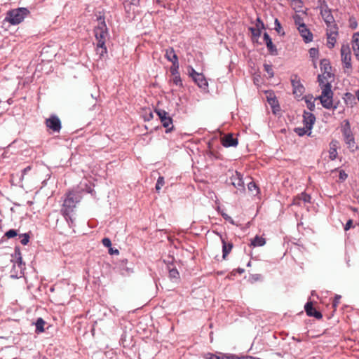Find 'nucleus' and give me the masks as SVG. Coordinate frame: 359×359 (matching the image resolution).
Wrapping results in <instances>:
<instances>
[{
    "instance_id": "nucleus-1",
    "label": "nucleus",
    "mask_w": 359,
    "mask_h": 359,
    "mask_svg": "<svg viewBox=\"0 0 359 359\" xmlns=\"http://www.w3.org/2000/svg\"><path fill=\"white\" fill-rule=\"evenodd\" d=\"M330 77L327 76V74H318V82L319 86L322 89L321 95L318 97L320 100L322 106L327 109H330L331 108L337 109V107H333V92L332 90V85L330 82L325 83V80H328Z\"/></svg>"
},
{
    "instance_id": "nucleus-2",
    "label": "nucleus",
    "mask_w": 359,
    "mask_h": 359,
    "mask_svg": "<svg viewBox=\"0 0 359 359\" xmlns=\"http://www.w3.org/2000/svg\"><path fill=\"white\" fill-rule=\"evenodd\" d=\"M11 262H14L13 269L11 270V276L12 278H19L23 274L22 270L25 269V263L22 262L20 248L19 246H15L14 253L12 254Z\"/></svg>"
},
{
    "instance_id": "nucleus-3",
    "label": "nucleus",
    "mask_w": 359,
    "mask_h": 359,
    "mask_svg": "<svg viewBox=\"0 0 359 359\" xmlns=\"http://www.w3.org/2000/svg\"><path fill=\"white\" fill-rule=\"evenodd\" d=\"M29 13V11L24 7L12 9L7 12L5 21L13 25H16L22 22Z\"/></svg>"
},
{
    "instance_id": "nucleus-4",
    "label": "nucleus",
    "mask_w": 359,
    "mask_h": 359,
    "mask_svg": "<svg viewBox=\"0 0 359 359\" xmlns=\"http://www.w3.org/2000/svg\"><path fill=\"white\" fill-rule=\"evenodd\" d=\"M79 202V199L77 195L74 192H69L64 201L63 207L61 210L62 215L68 216V215L72 214L76 208V203Z\"/></svg>"
},
{
    "instance_id": "nucleus-5",
    "label": "nucleus",
    "mask_w": 359,
    "mask_h": 359,
    "mask_svg": "<svg viewBox=\"0 0 359 359\" xmlns=\"http://www.w3.org/2000/svg\"><path fill=\"white\" fill-rule=\"evenodd\" d=\"M100 22L95 28L94 33L96 39V44L103 45L106 43V39L109 36L107 27L104 19L100 18Z\"/></svg>"
},
{
    "instance_id": "nucleus-6",
    "label": "nucleus",
    "mask_w": 359,
    "mask_h": 359,
    "mask_svg": "<svg viewBox=\"0 0 359 359\" xmlns=\"http://www.w3.org/2000/svg\"><path fill=\"white\" fill-rule=\"evenodd\" d=\"M341 132L344 136V142L346 144L347 147L351 151H355L358 149V146L355 144V139L351 132L348 121H346V123L343 128L341 129Z\"/></svg>"
},
{
    "instance_id": "nucleus-7",
    "label": "nucleus",
    "mask_w": 359,
    "mask_h": 359,
    "mask_svg": "<svg viewBox=\"0 0 359 359\" xmlns=\"http://www.w3.org/2000/svg\"><path fill=\"white\" fill-rule=\"evenodd\" d=\"M155 112L158 115L163 126L166 128L165 132L168 133L172 131L174 128L172 125V119L168 115V112L163 109H156Z\"/></svg>"
},
{
    "instance_id": "nucleus-8",
    "label": "nucleus",
    "mask_w": 359,
    "mask_h": 359,
    "mask_svg": "<svg viewBox=\"0 0 359 359\" xmlns=\"http://www.w3.org/2000/svg\"><path fill=\"white\" fill-rule=\"evenodd\" d=\"M46 126L53 133H59L62 128L61 121L57 116L51 114L45 121Z\"/></svg>"
},
{
    "instance_id": "nucleus-9",
    "label": "nucleus",
    "mask_w": 359,
    "mask_h": 359,
    "mask_svg": "<svg viewBox=\"0 0 359 359\" xmlns=\"http://www.w3.org/2000/svg\"><path fill=\"white\" fill-rule=\"evenodd\" d=\"M341 61L347 69H351V53L348 46L343 45L341 48Z\"/></svg>"
},
{
    "instance_id": "nucleus-10",
    "label": "nucleus",
    "mask_w": 359,
    "mask_h": 359,
    "mask_svg": "<svg viewBox=\"0 0 359 359\" xmlns=\"http://www.w3.org/2000/svg\"><path fill=\"white\" fill-rule=\"evenodd\" d=\"M316 122V116L313 114L311 112H308L304 111L303 114V123L307 129H309V133H308V136H311V130L313 126Z\"/></svg>"
},
{
    "instance_id": "nucleus-11",
    "label": "nucleus",
    "mask_w": 359,
    "mask_h": 359,
    "mask_svg": "<svg viewBox=\"0 0 359 359\" xmlns=\"http://www.w3.org/2000/svg\"><path fill=\"white\" fill-rule=\"evenodd\" d=\"M320 14L326 24L334 22V17L331 13V10L328 8L327 4L324 2V4L320 7Z\"/></svg>"
},
{
    "instance_id": "nucleus-12",
    "label": "nucleus",
    "mask_w": 359,
    "mask_h": 359,
    "mask_svg": "<svg viewBox=\"0 0 359 359\" xmlns=\"http://www.w3.org/2000/svg\"><path fill=\"white\" fill-rule=\"evenodd\" d=\"M304 310L307 316H312L316 319H321L323 318L322 313L317 311L313 305L312 302H308L304 306Z\"/></svg>"
},
{
    "instance_id": "nucleus-13",
    "label": "nucleus",
    "mask_w": 359,
    "mask_h": 359,
    "mask_svg": "<svg viewBox=\"0 0 359 359\" xmlns=\"http://www.w3.org/2000/svg\"><path fill=\"white\" fill-rule=\"evenodd\" d=\"M231 184L238 189L244 190V182L243 180L242 175L236 172L234 175L230 178Z\"/></svg>"
},
{
    "instance_id": "nucleus-14",
    "label": "nucleus",
    "mask_w": 359,
    "mask_h": 359,
    "mask_svg": "<svg viewBox=\"0 0 359 359\" xmlns=\"http://www.w3.org/2000/svg\"><path fill=\"white\" fill-rule=\"evenodd\" d=\"M292 86L293 87V93L297 97H300L304 92V87L301 83L299 79H297V76H295V78L291 80Z\"/></svg>"
},
{
    "instance_id": "nucleus-15",
    "label": "nucleus",
    "mask_w": 359,
    "mask_h": 359,
    "mask_svg": "<svg viewBox=\"0 0 359 359\" xmlns=\"http://www.w3.org/2000/svg\"><path fill=\"white\" fill-rule=\"evenodd\" d=\"M301 36L304 39L305 43H309L313 40V34L307 28L306 25H301L300 27H297Z\"/></svg>"
},
{
    "instance_id": "nucleus-16",
    "label": "nucleus",
    "mask_w": 359,
    "mask_h": 359,
    "mask_svg": "<svg viewBox=\"0 0 359 359\" xmlns=\"http://www.w3.org/2000/svg\"><path fill=\"white\" fill-rule=\"evenodd\" d=\"M238 143V139L233 134H227L222 138V144L225 147H236Z\"/></svg>"
},
{
    "instance_id": "nucleus-17",
    "label": "nucleus",
    "mask_w": 359,
    "mask_h": 359,
    "mask_svg": "<svg viewBox=\"0 0 359 359\" xmlns=\"http://www.w3.org/2000/svg\"><path fill=\"white\" fill-rule=\"evenodd\" d=\"M264 40L266 43V47L268 48V50L269 51L270 54L272 55H278V50L276 47V46L273 43L272 39L270 37V36L268 34L267 32H264Z\"/></svg>"
},
{
    "instance_id": "nucleus-18",
    "label": "nucleus",
    "mask_w": 359,
    "mask_h": 359,
    "mask_svg": "<svg viewBox=\"0 0 359 359\" xmlns=\"http://www.w3.org/2000/svg\"><path fill=\"white\" fill-rule=\"evenodd\" d=\"M320 67L321 72H324V74H327V76L334 77V74L330 72L332 67L329 60L322 59L320 62Z\"/></svg>"
},
{
    "instance_id": "nucleus-19",
    "label": "nucleus",
    "mask_w": 359,
    "mask_h": 359,
    "mask_svg": "<svg viewBox=\"0 0 359 359\" xmlns=\"http://www.w3.org/2000/svg\"><path fill=\"white\" fill-rule=\"evenodd\" d=\"M352 48L355 57L359 60V32H355L353 34Z\"/></svg>"
},
{
    "instance_id": "nucleus-20",
    "label": "nucleus",
    "mask_w": 359,
    "mask_h": 359,
    "mask_svg": "<svg viewBox=\"0 0 359 359\" xmlns=\"http://www.w3.org/2000/svg\"><path fill=\"white\" fill-rule=\"evenodd\" d=\"M199 88L205 89L208 86V81L203 74H198L193 79Z\"/></svg>"
},
{
    "instance_id": "nucleus-21",
    "label": "nucleus",
    "mask_w": 359,
    "mask_h": 359,
    "mask_svg": "<svg viewBox=\"0 0 359 359\" xmlns=\"http://www.w3.org/2000/svg\"><path fill=\"white\" fill-rule=\"evenodd\" d=\"M165 57L172 63L177 62L178 57L172 48L165 50Z\"/></svg>"
},
{
    "instance_id": "nucleus-22",
    "label": "nucleus",
    "mask_w": 359,
    "mask_h": 359,
    "mask_svg": "<svg viewBox=\"0 0 359 359\" xmlns=\"http://www.w3.org/2000/svg\"><path fill=\"white\" fill-rule=\"evenodd\" d=\"M222 258L223 259H226L227 255L230 253L233 248L232 243H226L224 238H222Z\"/></svg>"
},
{
    "instance_id": "nucleus-23",
    "label": "nucleus",
    "mask_w": 359,
    "mask_h": 359,
    "mask_svg": "<svg viewBox=\"0 0 359 359\" xmlns=\"http://www.w3.org/2000/svg\"><path fill=\"white\" fill-rule=\"evenodd\" d=\"M310 201H311L310 195H309L306 193H302L301 194L298 195L294 198V203L300 205L302 201H303L305 203H310Z\"/></svg>"
},
{
    "instance_id": "nucleus-24",
    "label": "nucleus",
    "mask_w": 359,
    "mask_h": 359,
    "mask_svg": "<svg viewBox=\"0 0 359 359\" xmlns=\"http://www.w3.org/2000/svg\"><path fill=\"white\" fill-rule=\"evenodd\" d=\"M327 26L326 34H331L337 36L338 35V27L334 22L330 24H326Z\"/></svg>"
},
{
    "instance_id": "nucleus-25",
    "label": "nucleus",
    "mask_w": 359,
    "mask_h": 359,
    "mask_svg": "<svg viewBox=\"0 0 359 359\" xmlns=\"http://www.w3.org/2000/svg\"><path fill=\"white\" fill-rule=\"evenodd\" d=\"M266 243V241L264 238L260 237L259 236H256L252 241L251 245L254 247H259L263 246Z\"/></svg>"
},
{
    "instance_id": "nucleus-26",
    "label": "nucleus",
    "mask_w": 359,
    "mask_h": 359,
    "mask_svg": "<svg viewBox=\"0 0 359 359\" xmlns=\"http://www.w3.org/2000/svg\"><path fill=\"white\" fill-rule=\"evenodd\" d=\"M45 324H46L45 320L41 318H39L35 323L36 332H37V333L43 332L44 331L43 327H44Z\"/></svg>"
},
{
    "instance_id": "nucleus-27",
    "label": "nucleus",
    "mask_w": 359,
    "mask_h": 359,
    "mask_svg": "<svg viewBox=\"0 0 359 359\" xmlns=\"http://www.w3.org/2000/svg\"><path fill=\"white\" fill-rule=\"evenodd\" d=\"M96 53L100 55V57H103L105 55H107V50L105 43L101 45L100 46V44H96Z\"/></svg>"
},
{
    "instance_id": "nucleus-28",
    "label": "nucleus",
    "mask_w": 359,
    "mask_h": 359,
    "mask_svg": "<svg viewBox=\"0 0 359 359\" xmlns=\"http://www.w3.org/2000/svg\"><path fill=\"white\" fill-rule=\"evenodd\" d=\"M304 100L306 103L307 108L311 111H314L315 110V103H314V101L313 100V96L312 95L306 96L304 97Z\"/></svg>"
},
{
    "instance_id": "nucleus-29",
    "label": "nucleus",
    "mask_w": 359,
    "mask_h": 359,
    "mask_svg": "<svg viewBox=\"0 0 359 359\" xmlns=\"http://www.w3.org/2000/svg\"><path fill=\"white\" fill-rule=\"evenodd\" d=\"M326 35H327V46L330 49H332L335 45V43L337 41V39H336L337 36L331 35V34H326Z\"/></svg>"
},
{
    "instance_id": "nucleus-30",
    "label": "nucleus",
    "mask_w": 359,
    "mask_h": 359,
    "mask_svg": "<svg viewBox=\"0 0 359 359\" xmlns=\"http://www.w3.org/2000/svg\"><path fill=\"white\" fill-rule=\"evenodd\" d=\"M294 132L297 135H298L299 136L302 137L304 135H308V133H309V129L306 128V127L304 126L303 128H301V127L295 128L294 129Z\"/></svg>"
},
{
    "instance_id": "nucleus-31",
    "label": "nucleus",
    "mask_w": 359,
    "mask_h": 359,
    "mask_svg": "<svg viewBox=\"0 0 359 359\" xmlns=\"http://www.w3.org/2000/svg\"><path fill=\"white\" fill-rule=\"evenodd\" d=\"M292 6L294 7V9L297 12L302 11V8L303 7V1L302 0H291Z\"/></svg>"
},
{
    "instance_id": "nucleus-32",
    "label": "nucleus",
    "mask_w": 359,
    "mask_h": 359,
    "mask_svg": "<svg viewBox=\"0 0 359 359\" xmlns=\"http://www.w3.org/2000/svg\"><path fill=\"white\" fill-rule=\"evenodd\" d=\"M17 236H19L18 230L13 229H9L4 233V237H6L8 239L15 238Z\"/></svg>"
},
{
    "instance_id": "nucleus-33",
    "label": "nucleus",
    "mask_w": 359,
    "mask_h": 359,
    "mask_svg": "<svg viewBox=\"0 0 359 359\" xmlns=\"http://www.w3.org/2000/svg\"><path fill=\"white\" fill-rule=\"evenodd\" d=\"M19 238H20V243L23 245H26L29 241L30 236L29 233H25L22 234H19Z\"/></svg>"
},
{
    "instance_id": "nucleus-34",
    "label": "nucleus",
    "mask_w": 359,
    "mask_h": 359,
    "mask_svg": "<svg viewBox=\"0 0 359 359\" xmlns=\"http://www.w3.org/2000/svg\"><path fill=\"white\" fill-rule=\"evenodd\" d=\"M179 62L172 63V66L170 68V73L172 76L179 75Z\"/></svg>"
},
{
    "instance_id": "nucleus-35",
    "label": "nucleus",
    "mask_w": 359,
    "mask_h": 359,
    "mask_svg": "<svg viewBox=\"0 0 359 359\" xmlns=\"http://www.w3.org/2000/svg\"><path fill=\"white\" fill-rule=\"evenodd\" d=\"M168 271L169 276L171 278H178L180 277V273L175 267H169Z\"/></svg>"
},
{
    "instance_id": "nucleus-36",
    "label": "nucleus",
    "mask_w": 359,
    "mask_h": 359,
    "mask_svg": "<svg viewBox=\"0 0 359 359\" xmlns=\"http://www.w3.org/2000/svg\"><path fill=\"white\" fill-rule=\"evenodd\" d=\"M264 70L268 74V76L269 78H272L274 76L273 70L272 68V65L269 64H264Z\"/></svg>"
},
{
    "instance_id": "nucleus-37",
    "label": "nucleus",
    "mask_w": 359,
    "mask_h": 359,
    "mask_svg": "<svg viewBox=\"0 0 359 359\" xmlns=\"http://www.w3.org/2000/svg\"><path fill=\"white\" fill-rule=\"evenodd\" d=\"M275 24V30L280 35H285V32L282 29L281 25L279 20L276 18L274 21Z\"/></svg>"
},
{
    "instance_id": "nucleus-38",
    "label": "nucleus",
    "mask_w": 359,
    "mask_h": 359,
    "mask_svg": "<svg viewBox=\"0 0 359 359\" xmlns=\"http://www.w3.org/2000/svg\"><path fill=\"white\" fill-rule=\"evenodd\" d=\"M164 183H165L164 178L163 177H159L157 180V182H156V184L155 186V189L157 192H159L161 187L163 186Z\"/></svg>"
},
{
    "instance_id": "nucleus-39",
    "label": "nucleus",
    "mask_w": 359,
    "mask_h": 359,
    "mask_svg": "<svg viewBox=\"0 0 359 359\" xmlns=\"http://www.w3.org/2000/svg\"><path fill=\"white\" fill-rule=\"evenodd\" d=\"M249 30L251 32L252 36L258 38L261 36L262 32L259 29H256V27H250Z\"/></svg>"
},
{
    "instance_id": "nucleus-40",
    "label": "nucleus",
    "mask_w": 359,
    "mask_h": 359,
    "mask_svg": "<svg viewBox=\"0 0 359 359\" xmlns=\"http://www.w3.org/2000/svg\"><path fill=\"white\" fill-rule=\"evenodd\" d=\"M65 218L67 222L68 223L69 226L70 227H72L74 226V218L72 217V215L71 214L67 215H63Z\"/></svg>"
},
{
    "instance_id": "nucleus-41",
    "label": "nucleus",
    "mask_w": 359,
    "mask_h": 359,
    "mask_svg": "<svg viewBox=\"0 0 359 359\" xmlns=\"http://www.w3.org/2000/svg\"><path fill=\"white\" fill-rule=\"evenodd\" d=\"M294 20L295 25H297L298 27H300L301 25H305L303 22L302 18L299 15H296L295 16H294Z\"/></svg>"
},
{
    "instance_id": "nucleus-42",
    "label": "nucleus",
    "mask_w": 359,
    "mask_h": 359,
    "mask_svg": "<svg viewBox=\"0 0 359 359\" xmlns=\"http://www.w3.org/2000/svg\"><path fill=\"white\" fill-rule=\"evenodd\" d=\"M203 357L205 359H220V355L212 353H206L204 354Z\"/></svg>"
},
{
    "instance_id": "nucleus-43",
    "label": "nucleus",
    "mask_w": 359,
    "mask_h": 359,
    "mask_svg": "<svg viewBox=\"0 0 359 359\" xmlns=\"http://www.w3.org/2000/svg\"><path fill=\"white\" fill-rule=\"evenodd\" d=\"M248 188L249 191H253L254 190L257 191V193L259 192V188L257 187V184L254 182H250L248 184Z\"/></svg>"
},
{
    "instance_id": "nucleus-44",
    "label": "nucleus",
    "mask_w": 359,
    "mask_h": 359,
    "mask_svg": "<svg viewBox=\"0 0 359 359\" xmlns=\"http://www.w3.org/2000/svg\"><path fill=\"white\" fill-rule=\"evenodd\" d=\"M318 49L316 48H311L309 49V55L312 58H316L318 55Z\"/></svg>"
},
{
    "instance_id": "nucleus-45",
    "label": "nucleus",
    "mask_w": 359,
    "mask_h": 359,
    "mask_svg": "<svg viewBox=\"0 0 359 359\" xmlns=\"http://www.w3.org/2000/svg\"><path fill=\"white\" fill-rule=\"evenodd\" d=\"M172 81L176 86H182V81L180 74L174 76Z\"/></svg>"
},
{
    "instance_id": "nucleus-46",
    "label": "nucleus",
    "mask_w": 359,
    "mask_h": 359,
    "mask_svg": "<svg viewBox=\"0 0 359 359\" xmlns=\"http://www.w3.org/2000/svg\"><path fill=\"white\" fill-rule=\"evenodd\" d=\"M255 25H256V29H259V30H262V29H265L264 24L259 18H257V19L256 20Z\"/></svg>"
},
{
    "instance_id": "nucleus-47",
    "label": "nucleus",
    "mask_w": 359,
    "mask_h": 359,
    "mask_svg": "<svg viewBox=\"0 0 359 359\" xmlns=\"http://www.w3.org/2000/svg\"><path fill=\"white\" fill-rule=\"evenodd\" d=\"M239 358L234 355L221 354L220 355V359H239Z\"/></svg>"
},
{
    "instance_id": "nucleus-48",
    "label": "nucleus",
    "mask_w": 359,
    "mask_h": 359,
    "mask_svg": "<svg viewBox=\"0 0 359 359\" xmlns=\"http://www.w3.org/2000/svg\"><path fill=\"white\" fill-rule=\"evenodd\" d=\"M102 243L103 244L104 246L107 248H110L111 245V240L109 238H104L102 240Z\"/></svg>"
},
{
    "instance_id": "nucleus-49",
    "label": "nucleus",
    "mask_w": 359,
    "mask_h": 359,
    "mask_svg": "<svg viewBox=\"0 0 359 359\" xmlns=\"http://www.w3.org/2000/svg\"><path fill=\"white\" fill-rule=\"evenodd\" d=\"M358 27V23L354 18H350V27L353 29H356Z\"/></svg>"
},
{
    "instance_id": "nucleus-50",
    "label": "nucleus",
    "mask_w": 359,
    "mask_h": 359,
    "mask_svg": "<svg viewBox=\"0 0 359 359\" xmlns=\"http://www.w3.org/2000/svg\"><path fill=\"white\" fill-rule=\"evenodd\" d=\"M348 177V175L344 171L341 170L339 174V178L341 181H344Z\"/></svg>"
},
{
    "instance_id": "nucleus-51",
    "label": "nucleus",
    "mask_w": 359,
    "mask_h": 359,
    "mask_svg": "<svg viewBox=\"0 0 359 359\" xmlns=\"http://www.w3.org/2000/svg\"><path fill=\"white\" fill-rule=\"evenodd\" d=\"M337 152L335 149H331L330 151V158L332 160H334L337 158Z\"/></svg>"
},
{
    "instance_id": "nucleus-52",
    "label": "nucleus",
    "mask_w": 359,
    "mask_h": 359,
    "mask_svg": "<svg viewBox=\"0 0 359 359\" xmlns=\"http://www.w3.org/2000/svg\"><path fill=\"white\" fill-rule=\"evenodd\" d=\"M269 104L271 106L273 109L275 108L276 103L278 102L275 97L273 98H268Z\"/></svg>"
},
{
    "instance_id": "nucleus-53",
    "label": "nucleus",
    "mask_w": 359,
    "mask_h": 359,
    "mask_svg": "<svg viewBox=\"0 0 359 359\" xmlns=\"http://www.w3.org/2000/svg\"><path fill=\"white\" fill-rule=\"evenodd\" d=\"M354 97L351 93H346L345 94V102H348V100L352 101L354 100Z\"/></svg>"
},
{
    "instance_id": "nucleus-54",
    "label": "nucleus",
    "mask_w": 359,
    "mask_h": 359,
    "mask_svg": "<svg viewBox=\"0 0 359 359\" xmlns=\"http://www.w3.org/2000/svg\"><path fill=\"white\" fill-rule=\"evenodd\" d=\"M353 226V220L348 219L344 226V230L348 231Z\"/></svg>"
},
{
    "instance_id": "nucleus-55",
    "label": "nucleus",
    "mask_w": 359,
    "mask_h": 359,
    "mask_svg": "<svg viewBox=\"0 0 359 359\" xmlns=\"http://www.w3.org/2000/svg\"><path fill=\"white\" fill-rule=\"evenodd\" d=\"M199 73L196 72L195 71V69L192 67H190V71H189V74L191 77H192V79H194L195 76H196V74H198Z\"/></svg>"
},
{
    "instance_id": "nucleus-56",
    "label": "nucleus",
    "mask_w": 359,
    "mask_h": 359,
    "mask_svg": "<svg viewBox=\"0 0 359 359\" xmlns=\"http://www.w3.org/2000/svg\"><path fill=\"white\" fill-rule=\"evenodd\" d=\"M173 260H174V258L173 257H169L168 259H164L163 262L167 264L168 266V269L170 266V265H172V262H173Z\"/></svg>"
},
{
    "instance_id": "nucleus-57",
    "label": "nucleus",
    "mask_w": 359,
    "mask_h": 359,
    "mask_svg": "<svg viewBox=\"0 0 359 359\" xmlns=\"http://www.w3.org/2000/svg\"><path fill=\"white\" fill-rule=\"evenodd\" d=\"M250 279L252 281H258L261 279V275L259 274H253L250 276Z\"/></svg>"
},
{
    "instance_id": "nucleus-58",
    "label": "nucleus",
    "mask_w": 359,
    "mask_h": 359,
    "mask_svg": "<svg viewBox=\"0 0 359 359\" xmlns=\"http://www.w3.org/2000/svg\"><path fill=\"white\" fill-rule=\"evenodd\" d=\"M340 298H341V296H339V295H336V297H335V298H334V302H333V304H333V306L336 307V306L338 305V304H339V299H340Z\"/></svg>"
},
{
    "instance_id": "nucleus-59",
    "label": "nucleus",
    "mask_w": 359,
    "mask_h": 359,
    "mask_svg": "<svg viewBox=\"0 0 359 359\" xmlns=\"http://www.w3.org/2000/svg\"><path fill=\"white\" fill-rule=\"evenodd\" d=\"M109 252L110 255H118L119 253L118 250L117 249L114 250L113 248H110L109 250Z\"/></svg>"
},
{
    "instance_id": "nucleus-60",
    "label": "nucleus",
    "mask_w": 359,
    "mask_h": 359,
    "mask_svg": "<svg viewBox=\"0 0 359 359\" xmlns=\"http://www.w3.org/2000/svg\"><path fill=\"white\" fill-rule=\"evenodd\" d=\"M154 117L153 113L150 112L144 118L145 121H150Z\"/></svg>"
},
{
    "instance_id": "nucleus-61",
    "label": "nucleus",
    "mask_w": 359,
    "mask_h": 359,
    "mask_svg": "<svg viewBox=\"0 0 359 359\" xmlns=\"http://www.w3.org/2000/svg\"><path fill=\"white\" fill-rule=\"evenodd\" d=\"M130 4L135 6H137L140 4V0H131Z\"/></svg>"
},
{
    "instance_id": "nucleus-62",
    "label": "nucleus",
    "mask_w": 359,
    "mask_h": 359,
    "mask_svg": "<svg viewBox=\"0 0 359 359\" xmlns=\"http://www.w3.org/2000/svg\"><path fill=\"white\" fill-rule=\"evenodd\" d=\"M239 359H259V358L252 357V356H243V357H240Z\"/></svg>"
},
{
    "instance_id": "nucleus-63",
    "label": "nucleus",
    "mask_w": 359,
    "mask_h": 359,
    "mask_svg": "<svg viewBox=\"0 0 359 359\" xmlns=\"http://www.w3.org/2000/svg\"><path fill=\"white\" fill-rule=\"evenodd\" d=\"M236 271H237L238 273L242 274V273H244L245 269H243V268H238V269H236Z\"/></svg>"
},
{
    "instance_id": "nucleus-64",
    "label": "nucleus",
    "mask_w": 359,
    "mask_h": 359,
    "mask_svg": "<svg viewBox=\"0 0 359 359\" xmlns=\"http://www.w3.org/2000/svg\"><path fill=\"white\" fill-rule=\"evenodd\" d=\"M357 99L359 101V89L356 91Z\"/></svg>"
}]
</instances>
